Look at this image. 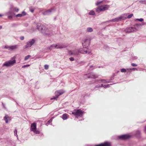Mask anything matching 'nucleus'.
<instances>
[{"label": "nucleus", "mask_w": 146, "mask_h": 146, "mask_svg": "<svg viewBox=\"0 0 146 146\" xmlns=\"http://www.w3.org/2000/svg\"><path fill=\"white\" fill-rule=\"evenodd\" d=\"M100 86H99V85H98L96 86V87H99ZM104 86L103 84H101V86H100V87H103Z\"/></svg>", "instance_id": "nucleus-41"}, {"label": "nucleus", "mask_w": 146, "mask_h": 146, "mask_svg": "<svg viewBox=\"0 0 146 146\" xmlns=\"http://www.w3.org/2000/svg\"><path fill=\"white\" fill-rule=\"evenodd\" d=\"M83 113V111L80 109H75L72 112V114L77 117H81Z\"/></svg>", "instance_id": "nucleus-2"}, {"label": "nucleus", "mask_w": 146, "mask_h": 146, "mask_svg": "<svg viewBox=\"0 0 146 146\" xmlns=\"http://www.w3.org/2000/svg\"><path fill=\"white\" fill-rule=\"evenodd\" d=\"M31 57V55H28L27 56H26L25 57V59H24L25 60V61L27 60L28 59H29V58H30Z\"/></svg>", "instance_id": "nucleus-23"}, {"label": "nucleus", "mask_w": 146, "mask_h": 146, "mask_svg": "<svg viewBox=\"0 0 146 146\" xmlns=\"http://www.w3.org/2000/svg\"><path fill=\"white\" fill-rule=\"evenodd\" d=\"M84 44H85L84 43H82V45H83V46H85Z\"/></svg>", "instance_id": "nucleus-46"}, {"label": "nucleus", "mask_w": 146, "mask_h": 146, "mask_svg": "<svg viewBox=\"0 0 146 146\" xmlns=\"http://www.w3.org/2000/svg\"><path fill=\"white\" fill-rule=\"evenodd\" d=\"M110 6L107 5H102L99 6L96 8V11L99 13L101 11H103L108 10Z\"/></svg>", "instance_id": "nucleus-1"}, {"label": "nucleus", "mask_w": 146, "mask_h": 146, "mask_svg": "<svg viewBox=\"0 0 146 146\" xmlns=\"http://www.w3.org/2000/svg\"><path fill=\"white\" fill-rule=\"evenodd\" d=\"M129 69L130 70H132V69L131 68H130L129 69H127V70H128Z\"/></svg>", "instance_id": "nucleus-47"}, {"label": "nucleus", "mask_w": 146, "mask_h": 146, "mask_svg": "<svg viewBox=\"0 0 146 146\" xmlns=\"http://www.w3.org/2000/svg\"><path fill=\"white\" fill-rule=\"evenodd\" d=\"M131 137L130 135L125 134L119 136L118 137V138L121 140H125L129 139Z\"/></svg>", "instance_id": "nucleus-9"}, {"label": "nucleus", "mask_w": 146, "mask_h": 146, "mask_svg": "<svg viewBox=\"0 0 146 146\" xmlns=\"http://www.w3.org/2000/svg\"><path fill=\"white\" fill-rule=\"evenodd\" d=\"M121 71L122 72H126V69L124 68H122L121 70Z\"/></svg>", "instance_id": "nucleus-28"}, {"label": "nucleus", "mask_w": 146, "mask_h": 146, "mask_svg": "<svg viewBox=\"0 0 146 146\" xmlns=\"http://www.w3.org/2000/svg\"><path fill=\"white\" fill-rule=\"evenodd\" d=\"M122 18V17H117V18H115L113 20V22H118L119 21H120L121 20Z\"/></svg>", "instance_id": "nucleus-16"}, {"label": "nucleus", "mask_w": 146, "mask_h": 146, "mask_svg": "<svg viewBox=\"0 0 146 146\" xmlns=\"http://www.w3.org/2000/svg\"><path fill=\"white\" fill-rule=\"evenodd\" d=\"M17 130L16 129H15V130L14 131V135L15 136H16V137H17V139H18V136L17 135Z\"/></svg>", "instance_id": "nucleus-24"}, {"label": "nucleus", "mask_w": 146, "mask_h": 146, "mask_svg": "<svg viewBox=\"0 0 146 146\" xmlns=\"http://www.w3.org/2000/svg\"><path fill=\"white\" fill-rule=\"evenodd\" d=\"M35 42V40L34 39L30 40L29 41L26 43V45L24 46L25 48L31 46Z\"/></svg>", "instance_id": "nucleus-7"}, {"label": "nucleus", "mask_w": 146, "mask_h": 146, "mask_svg": "<svg viewBox=\"0 0 146 146\" xmlns=\"http://www.w3.org/2000/svg\"><path fill=\"white\" fill-rule=\"evenodd\" d=\"M31 131L33 132L36 134H38L40 133V132L37 128H31Z\"/></svg>", "instance_id": "nucleus-13"}, {"label": "nucleus", "mask_w": 146, "mask_h": 146, "mask_svg": "<svg viewBox=\"0 0 146 146\" xmlns=\"http://www.w3.org/2000/svg\"><path fill=\"white\" fill-rule=\"evenodd\" d=\"M144 131L145 133H146V128H145Z\"/></svg>", "instance_id": "nucleus-44"}, {"label": "nucleus", "mask_w": 146, "mask_h": 146, "mask_svg": "<svg viewBox=\"0 0 146 146\" xmlns=\"http://www.w3.org/2000/svg\"><path fill=\"white\" fill-rule=\"evenodd\" d=\"M26 13L24 11H23L22 12V13L21 14H18L16 15V17H21L23 16H25L26 15Z\"/></svg>", "instance_id": "nucleus-17"}, {"label": "nucleus", "mask_w": 146, "mask_h": 146, "mask_svg": "<svg viewBox=\"0 0 146 146\" xmlns=\"http://www.w3.org/2000/svg\"><path fill=\"white\" fill-rule=\"evenodd\" d=\"M53 10V9H50L48 10L45 12H44L43 13V14L44 15H46L49 14L52 11V10Z\"/></svg>", "instance_id": "nucleus-14"}, {"label": "nucleus", "mask_w": 146, "mask_h": 146, "mask_svg": "<svg viewBox=\"0 0 146 146\" xmlns=\"http://www.w3.org/2000/svg\"><path fill=\"white\" fill-rule=\"evenodd\" d=\"M14 10L15 11V12H18L19 10V9H18V8H17V7H15L14 8Z\"/></svg>", "instance_id": "nucleus-29"}, {"label": "nucleus", "mask_w": 146, "mask_h": 146, "mask_svg": "<svg viewBox=\"0 0 146 146\" xmlns=\"http://www.w3.org/2000/svg\"><path fill=\"white\" fill-rule=\"evenodd\" d=\"M111 144L110 143L107 142L96 145L95 146H111Z\"/></svg>", "instance_id": "nucleus-11"}, {"label": "nucleus", "mask_w": 146, "mask_h": 146, "mask_svg": "<svg viewBox=\"0 0 146 146\" xmlns=\"http://www.w3.org/2000/svg\"><path fill=\"white\" fill-rule=\"evenodd\" d=\"M7 15L8 18L11 19H12L13 16L14 15V14L11 12H9Z\"/></svg>", "instance_id": "nucleus-12"}, {"label": "nucleus", "mask_w": 146, "mask_h": 146, "mask_svg": "<svg viewBox=\"0 0 146 146\" xmlns=\"http://www.w3.org/2000/svg\"><path fill=\"white\" fill-rule=\"evenodd\" d=\"M58 98H57V96H56V97H54L50 99V100H57V99Z\"/></svg>", "instance_id": "nucleus-34"}, {"label": "nucleus", "mask_w": 146, "mask_h": 146, "mask_svg": "<svg viewBox=\"0 0 146 146\" xmlns=\"http://www.w3.org/2000/svg\"><path fill=\"white\" fill-rule=\"evenodd\" d=\"M103 2L102 1H99V2H98L97 3H96V5H99L101 3H102V2Z\"/></svg>", "instance_id": "nucleus-33"}, {"label": "nucleus", "mask_w": 146, "mask_h": 146, "mask_svg": "<svg viewBox=\"0 0 146 146\" xmlns=\"http://www.w3.org/2000/svg\"><path fill=\"white\" fill-rule=\"evenodd\" d=\"M2 15H1V14H0V17L2 16Z\"/></svg>", "instance_id": "nucleus-48"}, {"label": "nucleus", "mask_w": 146, "mask_h": 146, "mask_svg": "<svg viewBox=\"0 0 146 146\" xmlns=\"http://www.w3.org/2000/svg\"><path fill=\"white\" fill-rule=\"evenodd\" d=\"M48 68V66L47 65H45L44 66V68L45 69H47Z\"/></svg>", "instance_id": "nucleus-36"}, {"label": "nucleus", "mask_w": 146, "mask_h": 146, "mask_svg": "<svg viewBox=\"0 0 146 146\" xmlns=\"http://www.w3.org/2000/svg\"><path fill=\"white\" fill-rule=\"evenodd\" d=\"M38 25L37 26V29L39 30L42 31L43 29V28L42 27L43 25H40L39 27H38Z\"/></svg>", "instance_id": "nucleus-21"}, {"label": "nucleus", "mask_w": 146, "mask_h": 146, "mask_svg": "<svg viewBox=\"0 0 146 146\" xmlns=\"http://www.w3.org/2000/svg\"><path fill=\"white\" fill-rule=\"evenodd\" d=\"M54 47L56 48H61L66 47V46L63 44H53L49 47V49L51 50L52 48L53 47Z\"/></svg>", "instance_id": "nucleus-6"}, {"label": "nucleus", "mask_w": 146, "mask_h": 146, "mask_svg": "<svg viewBox=\"0 0 146 146\" xmlns=\"http://www.w3.org/2000/svg\"><path fill=\"white\" fill-rule=\"evenodd\" d=\"M89 78L96 79L98 78V76L92 73L86 74L85 75Z\"/></svg>", "instance_id": "nucleus-8"}, {"label": "nucleus", "mask_w": 146, "mask_h": 146, "mask_svg": "<svg viewBox=\"0 0 146 146\" xmlns=\"http://www.w3.org/2000/svg\"><path fill=\"white\" fill-rule=\"evenodd\" d=\"M69 59H70V60L71 61H72L74 60V58L73 57H71V58H70Z\"/></svg>", "instance_id": "nucleus-40"}, {"label": "nucleus", "mask_w": 146, "mask_h": 146, "mask_svg": "<svg viewBox=\"0 0 146 146\" xmlns=\"http://www.w3.org/2000/svg\"><path fill=\"white\" fill-rule=\"evenodd\" d=\"M133 14H130V15H129L127 18L128 19H130V18H131L133 16Z\"/></svg>", "instance_id": "nucleus-31"}, {"label": "nucleus", "mask_w": 146, "mask_h": 146, "mask_svg": "<svg viewBox=\"0 0 146 146\" xmlns=\"http://www.w3.org/2000/svg\"><path fill=\"white\" fill-rule=\"evenodd\" d=\"M95 14V12L93 11H91L89 13V14L90 15H94Z\"/></svg>", "instance_id": "nucleus-27"}, {"label": "nucleus", "mask_w": 146, "mask_h": 146, "mask_svg": "<svg viewBox=\"0 0 146 146\" xmlns=\"http://www.w3.org/2000/svg\"><path fill=\"white\" fill-rule=\"evenodd\" d=\"M30 11L31 12H32V13H33L34 11V10H33V9H31L30 10Z\"/></svg>", "instance_id": "nucleus-42"}, {"label": "nucleus", "mask_w": 146, "mask_h": 146, "mask_svg": "<svg viewBox=\"0 0 146 146\" xmlns=\"http://www.w3.org/2000/svg\"><path fill=\"white\" fill-rule=\"evenodd\" d=\"M30 66V65L29 64H28V65H24V66H23L22 67V68H25V67H27V66Z\"/></svg>", "instance_id": "nucleus-38"}, {"label": "nucleus", "mask_w": 146, "mask_h": 146, "mask_svg": "<svg viewBox=\"0 0 146 146\" xmlns=\"http://www.w3.org/2000/svg\"><path fill=\"white\" fill-rule=\"evenodd\" d=\"M131 64L133 66H137V64L133 63H132Z\"/></svg>", "instance_id": "nucleus-35"}, {"label": "nucleus", "mask_w": 146, "mask_h": 146, "mask_svg": "<svg viewBox=\"0 0 146 146\" xmlns=\"http://www.w3.org/2000/svg\"><path fill=\"white\" fill-rule=\"evenodd\" d=\"M4 119L5 120L6 123H7L8 121H10L11 119L10 117H9L8 115H6L4 117Z\"/></svg>", "instance_id": "nucleus-15"}, {"label": "nucleus", "mask_w": 146, "mask_h": 146, "mask_svg": "<svg viewBox=\"0 0 146 146\" xmlns=\"http://www.w3.org/2000/svg\"><path fill=\"white\" fill-rule=\"evenodd\" d=\"M138 30V29H136V27H130L127 28L125 30V31L127 33H129L136 31Z\"/></svg>", "instance_id": "nucleus-5"}, {"label": "nucleus", "mask_w": 146, "mask_h": 146, "mask_svg": "<svg viewBox=\"0 0 146 146\" xmlns=\"http://www.w3.org/2000/svg\"><path fill=\"white\" fill-rule=\"evenodd\" d=\"M137 20L139 21H140L142 22L143 21V19L140 18V19H136Z\"/></svg>", "instance_id": "nucleus-32"}, {"label": "nucleus", "mask_w": 146, "mask_h": 146, "mask_svg": "<svg viewBox=\"0 0 146 146\" xmlns=\"http://www.w3.org/2000/svg\"><path fill=\"white\" fill-rule=\"evenodd\" d=\"M16 62V61L15 60H10L5 62L3 64V66L8 67L12 66Z\"/></svg>", "instance_id": "nucleus-4"}, {"label": "nucleus", "mask_w": 146, "mask_h": 146, "mask_svg": "<svg viewBox=\"0 0 146 146\" xmlns=\"http://www.w3.org/2000/svg\"><path fill=\"white\" fill-rule=\"evenodd\" d=\"M64 93V92L63 90H60L55 92V96L58 98L59 96L63 94Z\"/></svg>", "instance_id": "nucleus-10"}, {"label": "nucleus", "mask_w": 146, "mask_h": 146, "mask_svg": "<svg viewBox=\"0 0 146 146\" xmlns=\"http://www.w3.org/2000/svg\"><path fill=\"white\" fill-rule=\"evenodd\" d=\"M91 52V51L90 50H83L82 51H79L78 50L74 51L73 52H71V54H73L75 55H78V54L79 52L83 54H85L86 53H88L89 54Z\"/></svg>", "instance_id": "nucleus-3"}, {"label": "nucleus", "mask_w": 146, "mask_h": 146, "mask_svg": "<svg viewBox=\"0 0 146 146\" xmlns=\"http://www.w3.org/2000/svg\"><path fill=\"white\" fill-rule=\"evenodd\" d=\"M132 69L134 70H137V69L136 68H133Z\"/></svg>", "instance_id": "nucleus-43"}, {"label": "nucleus", "mask_w": 146, "mask_h": 146, "mask_svg": "<svg viewBox=\"0 0 146 146\" xmlns=\"http://www.w3.org/2000/svg\"><path fill=\"white\" fill-rule=\"evenodd\" d=\"M2 28V27L1 26H0V29H1Z\"/></svg>", "instance_id": "nucleus-45"}, {"label": "nucleus", "mask_w": 146, "mask_h": 146, "mask_svg": "<svg viewBox=\"0 0 146 146\" xmlns=\"http://www.w3.org/2000/svg\"><path fill=\"white\" fill-rule=\"evenodd\" d=\"M9 46H5L4 47L5 48H7L9 50H10L9 49Z\"/></svg>", "instance_id": "nucleus-37"}, {"label": "nucleus", "mask_w": 146, "mask_h": 146, "mask_svg": "<svg viewBox=\"0 0 146 146\" xmlns=\"http://www.w3.org/2000/svg\"><path fill=\"white\" fill-rule=\"evenodd\" d=\"M139 3H142L146 5V0L144 1H140Z\"/></svg>", "instance_id": "nucleus-26"}, {"label": "nucleus", "mask_w": 146, "mask_h": 146, "mask_svg": "<svg viewBox=\"0 0 146 146\" xmlns=\"http://www.w3.org/2000/svg\"><path fill=\"white\" fill-rule=\"evenodd\" d=\"M141 24H136L134 25V26L135 27H136V29H138V30L140 27L141 26Z\"/></svg>", "instance_id": "nucleus-20"}, {"label": "nucleus", "mask_w": 146, "mask_h": 146, "mask_svg": "<svg viewBox=\"0 0 146 146\" xmlns=\"http://www.w3.org/2000/svg\"><path fill=\"white\" fill-rule=\"evenodd\" d=\"M24 37L23 36H21L20 37V39L21 40H23L24 39Z\"/></svg>", "instance_id": "nucleus-39"}, {"label": "nucleus", "mask_w": 146, "mask_h": 146, "mask_svg": "<svg viewBox=\"0 0 146 146\" xmlns=\"http://www.w3.org/2000/svg\"><path fill=\"white\" fill-rule=\"evenodd\" d=\"M0 73H1V71H0Z\"/></svg>", "instance_id": "nucleus-50"}, {"label": "nucleus", "mask_w": 146, "mask_h": 146, "mask_svg": "<svg viewBox=\"0 0 146 146\" xmlns=\"http://www.w3.org/2000/svg\"><path fill=\"white\" fill-rule=\"evenodd\" d=\"M68 115L66 113H64L62 115V118L63 120H66L67 119L68 116Z\"/></svg>", "instance_id": "nucleus-18"}, {"label": "nucleus", "mask_w": 146, "mask_h": 146, "mask_svg": "<svg viewBox=\"0 0 146 146\" xmlns=\"http://www.w3.org/2000/svg\"><path fill=\"white\" fill-rule=\"evenodd\" d=\"M52 119H50L47 122V124H50L52 122Z\"/></svg>", "instance_id": "nucleus-30"}, {"label": "nucleus", "mask_w": 146, "mask_h": 146, "mask_svg": "<svg viewBox=\"0 0 146 146\" xmlns=\"http://www.w3.org/2000/svg\"><path fill=\"white\" fill-rule=\"evenodd\" d=\"M18 46L17 45H15L14 46H10L9 49L10 50H13L17 48Z\"/></svg>", "instance_id": "nucleus-19"}, {"label": "nucleus", "mask_w": 146, "mask_h": 146, "mask_svg": "<svg viewBox=\"0 0 146 146\" xmlns=\"http://www.w3.org/2000/svg\"><path fill=\"white\" fill-rule=\"evenodd\" d=\"M31 128H36V123H33L31 125Z\"/></svg>", "instance_id": "nucleus-22"}, {"label": "nucleus", "mask_w": 146, "mask_h": 146, "mask_svg": "<svg viewBox=\"0 0 146 146\" xmlns=\"http://www.w3.org/2000/svg\"><path fill=\"white\" fill-rule=\"evenodd\" d=\"M87 31L88 32H91L93 31V29L90 27L88 28L87 29Z\"/></svg>", "instance_id": "nucleus-25"}, {"label": "nucleus", "mask_w": 146, "mask_h": 146, "mask_svg": "<svg viewBox=\"0 0 146 146\" xmlns=\"http://www.w3.org/2000/svg\"><path fill=\"white\" fill-rule=\"evenodd\" d=\"M93 67V66H90V68H92Z\"/></svg>", "instance_id": "nucleus-49"}]
</instances>
